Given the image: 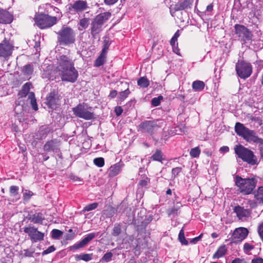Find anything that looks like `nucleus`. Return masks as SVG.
<instances>
[{
    "label": "nucleus",
    "instance_id": "17",
    "mask_svg": "<svg viewBox=\"0 0 263 263\" xmlns=\"http://www.w3.org/2000/svg\"><path fill=\"white\" fill-rule=\"evenodd\" d=\"M60 99L58 92L53 90L49 93L46 97L45 103L49 108H54L60 103Z\"/></svg>",
    "mask_w": 263,
    "mask_h": 263
},
{
    "label": "nucleus",
    "instance_id": "27",
    "mask_svg": "<svg viewBox=\"0 0 263 263\" xmlns=\"http://www.w3.org/2000/svg\"><path fill=\"white\" fill-rule=\"evenodd\" d=\"M151 159L153 161H157L163 163V161L165 159L163 157L162 153L160 150L157 149L155 153L150 157Z\"/></svg>",
    "mask_w": 263,
    "mask_h": 263
},
{
    "label": "nucleus",
    "instance_id": "48",
    "mask_svg": "<svg viewBox=\"0 0 263 263\" xmlns=\"http://www.w3.org/2000/svg\"><path fill=\"white\" fill-rule=\"evenodd\" d=\"M109 45H110V44L109 43V42L105 40L104 41L103 48L102 50V52H101V54H103L106 56Z\"/></svg>",
    "mask_w": 263,
    "mask_h": 263
},
{
    "label": "nucleus",
    "instance_id": "20",
    "mask_svg": "<svg viewBox=\"0 0 263 263\" xmlns=\"http://www.w3.org/2000/svg\"><path fill=\"white\" fill-rule=\"evenodd\" d=\"M13 21V15L8 11L0 9V23L10 24Z\"/></svg>",
    "mask_w": 263,
    "mask_h": 263
},
{
    "label": "nucleus",
    "instance_id": "23",
    "mask_svg": "<svg viewBox=\"0 0 263 263\" xmlns=\"http://www.w3.org/2000/svg\"><path fill=\"white\" fill-rule=\"evenodd\" d=\"M58 142L55 140H51L47 142L44 146V150L45 152H48L50 151H54L58 149Z\"/></svg>",
    "mask_w": 263,
    "mask_h": 263
},
{
    "label": "nucleus",
    "instance_id": "22",
    "mask_svg": "<svg viewBox=\"0 0 263 263\" xmlns=\"http://www.w3.org/2000/svg\"><path fill=\"white\" fill-rule=\"evenodd\" d=\"M28 218L34 223L42 224L45 218L41 213H36L32 215H29Z\"/></svg>",
    "mask_w": 263,
    "mask_h": 263
},
{
    "label": "nucleus",
    "instance_id": "46",
    "mask_svg": "<svg viewBox=\"0 0 263 263\" xmlns=\"http://www.w3.org/2000/svg\"><path fill=\"white\" fill-rule=\"evenodd\" d=\"M93 163L98 167H102L104 165V160L102 157L97 158L94 159Z\"/></svg>",
    "mask_w": 263,
    "mask_h": 263
},
{
    "label": "nucleus",
    "instance_id": "49",
    "mask_svg": "<svg viewBox=\"0 0 263 263\" xmlns=\"http://www.w3.org/2000/svg\"><path fill=\"white\" fill-rule=\"evenodd\" d=\"M182 168L180 167L173 168L172 170V178H175L181 172Z\"/></svg>",
    "mask_w": 263,
    "mask_h": 263
},
{
    "label": "nucleus",
    "instance_id": "42",
    "mask_svg": "<svg viewBox=\"0 0 263 263\" xmlns=\"http://www.w3.org/2000/svg\"><path fill=\"white\" fill-rule=\"evenodd\" d=\"M98 206V203L94 202L91 204L86 205L83 209V212H88L96 209Z\"/></svg>",
    "mask_w": 263,
    "mask_h": 263
},
{
    "label": "nucleus",
    "instance_id": "60",
    "mask_svg": "<svg viewBox=\"0 0 263 263\" xmlns=\"http://www.w3.org/2000/svg\"><path fill=\"white\" fill-rule=\"evenodd\" d=\"M117 91L116 90H113L110 92V93L108 96L111 99L114 98L117 95Z\"/></svg>",
    "mask_w": 263,
    "mask_h": 263
},
{
    "label": "nucleus",
    "instance_id": "18",
    "mask_svg": "<svg viewBox=\"0 0 263 263\" xmlns=\"http://www.w3.org/2000/svg\"><path fill=\"white\" fill-rule=\"evenodd\" d=\"M89 7L87 2L83 0L76 1L73 4L70 5L69 7V10L73 11L76 13L78 14L86 11L89 9Z\"/></svg>",
    "mask_w": 263,
    "mask_h": 263
},
{
    "label": "nucleus",
    "instance_id": "28",
    "mask_svg": "<svg viewBox=\"0 0 263 263\" xmlns=\"http://www.w3.org/2000/svg\"><path fill=\"white\" fill-rule=\"evenodd\" d=\"M227 249L224 245L220 246L213 256V259L219 258L224 256L226 253Z\"/></svg>",
    "mask_w": 263,
    "mask_h": 263
},
{
    "label": "nucleus",
    "instance_id": "54",
    "mask_svg": "<svg viewBox=\"0 0 263 263\" xmlns=\"http://www.w3.org/2000/svg\"><path fill=\"white\" fill-rule=\"evenodd\" d=\"M231 263H248L245 259L236 258L232 261Z\"/></svg>",
    "mask_w": 263,
    "mask_h": 263
},
{
    "label": "nucleus",
    "instance_id": "12",
    "mask_svg": "<svg viewBox=\"0 0 263 263\" xmlns=\"http://www.w3.org/2000/svg\"><path fill=\"white\" fill-rule=\"evenodd\" d=\"M236 70L240 78L246 79L252 73V66L249 63L239 61L236 64Z\"/></svg>",
    "mask_w": 263,
    "mask_h": 263
},
{
    "label": "nucleus",
    "instance_id": "29",
    "mask_svg": "<svg viewBox=\"0 0 263 263\" xmlns=\"http://www.w3.org/2000/svg\"><path fill=\"white\" fill-rule=\"evenodd\" d=\"M181 206L180 203H177L176 205H174L172 208L168 209L167 210V213L168 216L177 215L179 213V209Z\"/></svg>",
    "mask_w": 263,
    "mask_h": 263
},
{
    "label": "nucleus",
    "instance_id": "34",
    "mask_svg": "<svg viewBox=\"0 0 263 263\" xmlns=\"http://www.w3.org/2000/svg\"><path fill=\"white\" fill-rule=\"evenodd\" d=\"M137 83L139 86L143 88H146L148 87L149 84L148 80L145 77L140 78L138 80Z\"/></svg>",
    "mask_w": 263,
    "mask_h": 263
},
{
    "label": "nucleus",
    "instance_id": "56",
    "mask_svg": "<svg viewBox=\"0 0 263 263\" xmlns=\"http://www.w3.org/2000/svg\"><path fill=\"white\" fill-rule=\"evenodd\" d=\"M202 234H201L199 236H198V237H196L194 238H193L192 239H191V243H194V244H195L198 241H199L202 236Z\"/></svg>",
    "mask_w": 263,
    "mask_h": 263
},
{
    "label": "nucleus",
    "instance_id": "19",
    "mask_svg": "<svg viewBox=\"0 0 263 263\" xmlns=\"http://www.w3.org/2000/svg\"><path fill=\"white\" fill-rule=\"evenodd\" d=\"M96 236L97 234L95 233L88 234L81 241L71 246V249L77 250L79 248L84 247L87 245L89 241L92 240Z\"/></svg>",
    "mask_w": 263,
    "mask_h": 263
},
{
    "label": "nucleus",
    "instance_id": "47",
    "mask_svg": "<svg viewBox=\"0 0 263 263\" xmlns=\"http://www.w3.org/2000/svg\"><path fill=\"white\" fill-rule=\"evenodd\" d=\"M163 97L162 96H159L157 98H154L152 99L151 103L152 105L154 106H158L160 103L161 100H162Z\"/></svg>",
    "mask_w": 263,
    "mask_h": 263
},
{
    "label": "nucleus",
    "instance_id": "15",
    "mask_svg": "<svg viewBox=\"0 0 263 263\" xmlns=\"http://www.w3.org/2000/svg\"><path fill=\"white\" fill-rule=\"evenodd\" d=\"M249 231L247 228L240 227L236 228L231 237L232 242L237 243L241 242L248 236Z\"/></svg>",
    "mask_w": 263,
    "mask_h": 263
},
{
    "label": "nucleus",
    "instance_id": "11",
    "mask_svg": "<svg viewBox=\"0 0 263 263\" xmlns=\"http://www.w3.org/2000/svg\"><path fill=\"white\" fill-rule=\"evenodd\" d=\"M62 81L73 83L78 77V72L74 66L59 71Z\"/></svg>",
    "mask_w": 263,
    "mask_h": 263
},
{
    "label": "nucleus",
    "instance_id": "58",
    "mask_svg": "<svg viewBox=\"0 0 263 263\" xmlns=\"http://www.w3.org/2000/svg\"><path fill=\"white\" fill-rule=\"evenodd\" d=\"M118 0H104V3L106 5H112L118 2Z\"/></svg>",
    "mask_w": 263,
    "mask_h": 263
},
{
    "label": "nucleus",
    "instance_id": "6",
    "mask_svg": "<svg viewBox=\"0 0 263 263\" xmlns=\"http://www.w3.org/2000/svg\"><path fill=\"white\" fill-rule=\"evenodd\" d=\"M73 114L80 118L86 120L93 118L94 114L91 107L85 103H80L72 108Z\"/></svg>",
    "mask_w": 263,
    "mask_h": 263
},
{
    "label": "nucleus",
    "instance_id": "13",
    "mask_svg": "<svg viewBox=\"0 0 263 263\" xmlns=\"http://www.w3.org/2000/svg\"><path fill=\"white\" fill-rule=\"evenodd\" d=\"M24 232L29 236L32 242H36L44 239L45 234L37 230L34 227L29 226L24 228Z\"/></svg>",
    "mask_w": 263,
    "mask_h": 263
},
{
    "label": "nucleus",
    "instance_id": "39",
    "mask_svg": "<svg viewBox=\"0 0 263 263\" xmlns=\"http://www.w3.org/2000/svg\"><path fill=\"white\" fill-rule=\"evenodd\" d=\"M200 149L198 147L192 148L190 152V155L192 158L198 157L200 154Z\"/></svg>",
    "mask_w": 263,
    "mask_h": 263
},
{
    "label": "nucleus",
    "instance_id": "59",
    "mask_svg": "<svg viewBox=\"0 0 263 263\" xmlns=\"http://www.w3.org/2000/svg\"><path fill=\"white\" fill-rule=\"evenodd\" d=\"M251 263H263V259L260 257H257L252 260Z\"/></svg>",
    "mask_w": 263,
    "mask_h": 263
},
{
    "label": "nucleus",
    "instance_id": "52",
    "mask_svg": "<svg viewBox=\"0 0 263 263\" xmlns=\"http://www.w3.org/2000/svg\"><path fill=\"white\" fill-rule=\"evenodd\" d=\"M253 248L254 247L248 243H245L243 245L244 251L246 252L250 251L251 250H253Z\"/></svg>",
    "mask_w": 263,
    "mask_h": 263
},
{
    "label": "nucleus",
    "instance_id": "24",
    "mask_svg": "<svg viewBox=\"0 0 263 263\" xmlns=\"http://www.w3.org/2000/svg\"><path fill=\"white\" fill-rule=\"evenodd\" d=\"M122 164L119 162L111 166L109 170V175L114 177L117 175L121 171Z\"/></svg>",
    "mask_w": 263,
    "mask_h": 263
},
{
    "label": "nucleus",
    "instance_id": "53",
    "mask_svg": "<svg viewBox=\"0 0 263 263\" xmlns=\"http://www.w3.org/2000/svg\"><path fill=\"white\" fill-rule=\"evenodd\" d=\"M258 234L263 241V223H261L258 227Z\"/></svg>",
    "mask_w": 263,
    "mask_h": 263
},
{
    "label": "nucleus",
    "instance_id": "44",
    "mask_svg": "<svg viewBox=\"0 0 263 263\" xmlns=\"http://www.w3.org/2000/svg\"><path fill=\"white\" fill-rule=\"evenodd\" d=\"M121 226L119 224H116L112 230V235L114 236H118L121 233Z\"/></svg>",
    "mask_w": 263,
    "mask_h": 263
},
{
    "label": "nucleus",
    "instance_id": "36",
    "mask_svg": "<svg viewBox=\"0 0 263 263\" xmlns=\"http://www.w3.org/2000/svg\"><path fill=\"white\" fill-rule=\"evenodd\" d=\"M178 239L179 240L180 242L182 243V245H187L189 243L188 241L186 240L185 238L183 228H182L179 232L178 235Z\"/></svg>",
    "mask_w": 263,
    "mask_h": 263
},
{
    "label": "nucleus",
    "instance_id": "10",
    "mask_svg": "<svg viewBox=\"0 0 263 263\" xmlns=\"http://www.w3.org/2000/svg\"><path fill=\"white\" fill-rule=\"evenodd\" d=\"M234 27L235 33L238 40L244 42L251 40L252 37V32L247 27L239 24L235 25Z\"/></svg>",
    "mask_w": 263,
    "mask_h": 263
},
{
    "label": "nucleus",
    "instance_id": "32",
    "mask_svg": "<svg viewBox=\"0 0 263 263\" xmlns=\"http://www.w3.org/2000/svg\"><path fill=\"white\" fill-rule=\"evenodd\" d=\"M89 24V18H83L81 19L79 23L78 29L80 31H82L86 29Z\"/></svg>",
    "mask_w": 263,
    "mask_h": 263
},
{
    "label": "nucleus",
    "instance_id": "41",
    "mask_svg": "<svg viewBox=\"0 0 263 263\" xmlns=\"http://www.w3.org/2000/svg\"><path fill=\"white\" fill-rule=\"evenodd\" d=\"M29 98L31 99V104L32 107V108L36 110L37 109V105L36 102V99L34 97V94L33 92H30L29 96Z\"/></svg>",
    "mask_w": 263,
    "mask_h": 263
},
{
    "label": "nucleus",
    "instance_id": "7",
    "mask_svg": "<svg viewBox=\"0 0 263 263\" xmlns=\"http://www.w3.org/2000/svg\"><path fill=\"white\" fill-rule=\"evenodd\" d=\"M35 24L41 29L49 28L57 23V18L48 15L40 14L34 17Z\"/></svg>",
    "mask_w": 263,
    "mask_h": 263
},
{
    "label": "nucleus",
    "instance_id": "55",
    "mask_svg": "<svg viewBox=\"0 0 263 263\" xmlns=\"http://www.w3.org/2000/svg\"><path fill=\"white\" fill-rule=\"evenodd\" d=\"M115 111L117 116L121 115L123 112V109L121 106H117L115 109Z\"/></svg>",
    "mask_w": 263,
    "mask_h": 263
},
{
    "label": "nucleus",
    "instance_id": "38",
    "mask_svg": "<svg viewBox=\"0 0 263 263\" xmlns=\"http://www.w3.org/2000/svg\"><path fill=\"white\" fill-rule=\"evenodd\" d=\"M33 71V66L31 64H27L24 67L23 72L24 74L28 76L32 74Z\"/></svg>",
    "mask_w": 263,
    "mask_h": 263
},
{
    "label": "nucleus",
    "instance_id": "3",
    "mask_svg": "<svg viewBox=\"0 0 263 263\" xmlns=\"http://www.w3.org/2000/svg\"><path fill=\"white\" fill-rule=\"evenodd\" d=\"M111 13L105 12L97 15L91 23V34L93 37L102 30L103 24L111 17Z\"/></svg>",
    "mask_w": 263,
    "mask_h": 263
},
{
    "label": "nucleus",
    "instance_id": "37",
    "mask_svg": "<svg viewBox=\"0 0 263 263\" xmlns=\"http://www.w3.org/2000/svg\"><path fill=\"white\" fill-rule=\"evenodd\" d=\"M113 254L111 252L105 253L101 259L102 262H108L111 260Z\"/></svg>",
    "mask_w": 263,
    "mask_h": 263
},
{
    "label": "nucleus",
    "instance_id": "50",
    "mask_svg": "<svg viewBox=\"0 0 263 263\" xmlns=\"http://www.w3.org/2000/svg\"><path fill=\"white\" fill-rule=\"evenodd\" d=\"M149 180L148 177H145L143 179L140 180L139 184L142 187L146 186L149 182Z\"/></svg>",
    "mask_w": 263,
    "mask_h": 263
},
{
    "label": "nucleus",
    "instance_id": "40",
    "mask_svg": "<svg viewBox=\"0 0 263 263\" xmlns=\"http://www.w3.org/2000/svg\"><path fill=\"white\" fill-rule=\"evenodd\" d=\"M33 193L29 190H26L23 193V200L24 201L28 202L31 197L33 195Z\"/></svg>",
    "mask_w": 263,
    "mask_h": 263
},
{
    "label": "nucleus",
    "instance_id": "5",
    "mask_svg": "<svg viewBox=\"0 0 263 263\" xmlns=\"http://www.w3.org/2000/svg\"><path fill=\"white\" fill-rule=\"evenodd\" d=\"M74 31L68 27H63L58 33V40L61 45L67 46L75 42Z\"/></svg>",
    "mask_w": 263,
    "mask_h": 263
},
{
    "label": "nucleus",
    "instance_id": "30",
    "mask_svg": "<svg viewBox=\"0 0 263 263\" xmlns=\"http://www.w3.org/2000/svg\"><path fill=\"white\" fill-rule=\"evenodd\" d=\"M205 86V84L203 81L196 80L193 82L192 88L194 90L198 91L202 90Z\"/></svg>",
    "mask_w": 263,
    "mask_h": 263
},
{
    "label": "nucleus",
    "instance_id": "33",
    "mask_svg": "<svg viewBox=\"0 0 263 263\" xmlns=\"http://www.w3.org/2000/svg\"><path fill=\"white\" fill-rule=\"evenodd\" d=\"M254 197L259 203L263 202V186L258 187L257 192L255 193Z\"/></svg>",
    "mask_w": 263,
    "mask_h": 263
},
{
    "label": "nucleus",
    "instance_id": "62",
    "mask_svg": "<svg viewBox=\"0 0 263 263\" xmlns=\"http://www.w3.org/2000/svg\"><path fill=\"white\" fill-rule=\"evenodd\" d=\"M173 48V51L177 54L179 55H180V51H179V49L178 48L177 45V46H175L174 47H172Z\"/></svg>",
    "mask_w": 263,
    "mask_h": 263
},
{
    "label": "nucleus",
    "instance_id": "63",
    "mask_svg": "<svg viewBox=\"0 0 263 263\" xmlns=\"http://www.w3.org/2000/svg\"><path fill=\"white\" fill-rule=\"evenodd\" d=\"M75 236V234L74 233H72V234H67L66 236V240H71L72 239H73Z\"/></svg>",
    "mask_w": 263,
    "mask_h": 263
},
{
    "label": "nucleus",
    "instance_id": "61",
    "mask_svg": "<svg viewBox=\"0 0 263 263\" xmlns=\"http://www.w3.org/2000/svg\"><path fill=\"white\" fill-rule=\"evenodd\" d=\"M221 152L222 153H227L229 151V148L228 146H223L220 147V150Z\"/></svg>",
    "mask_w": 263,
    "mask_h": 263
},
{
    "label": "nucleus",
    "instance_id": "26",
    "mask_svg": "<svg viewBox=\"0 0 263 263\" xmlns=\"http://www.w3.org/2000/svg\"><path fill=\"white\" fill-rule=\"evenodd\" d=\"M31 86V84L30 83L27 82L22 86V89L19 93V95H20L21 97H25L28 94L29 95L30 93H29V91Z\"/></svg>",
    "mask_w": 263,
    "mask_h": 263
},
{
    "label": "nucleus",
    "instance_id": "21",
    "mask_svg": "<svg viewBox=\"0 0 263 263\" xmlns=\"http://www.w3.org/2000/svg\"><path fill=\"white\" fill-rule=\"evenodd\" d=\"M192 2L193 1L192 0H184L182 2L179 1L174 6L172 10L173 9L175 11L184 10L190 7Z\"/></svg>",
    "mask_w": 263,
    "mask_h": 263
},
{
    "label": "nucleus",
    "instance_id": "1",
    "mask_svg": "<svg viewBox=\"0 0 263 263\" xmlns=\"http://www.w3.org/2000/svg\"><path fill=\"white\" fill-rule=\"evenodd\" d=\"M234 181L238 190L243 195L252 194L257 183L256 179L254 178H242L238 175L235 176Z\"/></svg>",
    "mask_w": 263,
    "mask_h": 263
},
{
    "label": "nucleus",
    "instance_id": "8",
    "mask_svg": "<svg viewBox=\"0 0 263 263\" xmlns=\"http://www.w3.org/2000/svg\"><path fill=\"white\" fill-rule=\"evenodd\" d=\"M160 126L155 120H147L141 123L138 127V131L148 136H152Z\"/></svg>",
    "mask_w": 263,
    "mask_h": 263
},
{
    "label": "nucleus",
    "instance_id": "31",
    "mask_svg": "<svg viewBox=\"0 0 263 263\" xmlns=\"http://www.w3.org/2000/svg\"><path fill=\"white\" fill-rule=\"evenodd\" d=\"M74 258L76 261L82 260L85 261H88L92 259V254H77L75 255Z\"/></svg>",
    "mask_w": 263,
    "mask_h": 263
},
{
    "label": "nucleus",
    "instance_id": "9",
    "mask_svg": "<svg viewBox=\"0 0 263 263\" xmlns=\"http://www.w3.org/2000/svg\"><path fill=\"white\" fill-rule=\"evenodd\" d=\"M13 50L14 46L12 44L6 39H4L0 43V59L7 61L11 55Z\"/></svg>",
    "mask_w": 263,
    "mask_h": 263
},
{
    "label": "nucleus",
    "instance_id": "51",
    "mask_svg": "<svg viewBox=\"0 0 263 263\" xmlns=\"http://www.w3.org/2000/svg\"><path fill=\"white\" fill-rule=\"evenodd\" d=\"M55 250V248L54 247V246L53 245L51 246L42 252V255H45L49 254L50 253L54 252Z\"/></svg>",
    "mask_w": 263,
    "mask_h": 263
},
{
    "label": "nucleus",
    "instance_id": "57",
    "mask_svg": "<svg viewBox=\"0 0 263 263\" xmlns=\"http://www.w3.org/2000/svg\"><path fill=\"white\" fill-rule=\"evenodd\" d=\"M114 213H115L114 209L112 208H110L109 209V213H106L104 212V214H105L107 216V217H111L113 216Z\"/></svg>",
    "mask_w": 263,
    "mask_h": 263
},
{
    "label": "nucleus",
    "instance_id": "43",
    "mask_svg": "<svg viewBox=\"0 0 263 263\" xmlns=\"http://www.w3.org/2000/svg\"><path fill=\"white\" fill-rule=\"evenodd\" d=\"M51 233L52 238L55 239H59L63 234V232L58 229H53Z\"/></svg>",
    "mask_w": 263,
    "mask_h": 263
},
{
    "label": "nucleus",
    "instance_id": "64",
    "mask_svg": "<svg viewBox=\"0 0 263 263\" xmlns=\"http://www.w3.org/2000/svg\"><path fill=\"white\" fill-rule=\"evenodd\" d=\"M177 39H175L174 37H172L170 41V44L172 47H174L176 46V43L177 42Z\"/></svg>",
    "mask_w": 263,
    "mask_h": 263
},
{
    "label": "nucleus",
    "instance_id": "35",
    "mask_svg": "<svg viewBox=\"0 0 263 263\" xmlns=\"http://www.w3.org/2000/svg\"><path fill=\"white\" fill-rule=\"evenodd\" d=\"M106 56L100 54L99 57L96 59L95 63V66L99 67L104 64Z\"/></svg>",
    "mask_w": 263,
    "mask_h": 263
},
{
    "label": "nucleus",
    "instance_id": "2",
    "mask_svg": "<svg viewBox=\"0 0 263 263\" xmlns=\"http://www.w3.org/2000/svg\"><path fill=\"white\" fill-rule=\"evenodd\" d=\"M235 131L238 135L242 137L249 142H253L261 144L263 143V140L256 136L254 130H250L242 123L237 122L235 124Z\"/></svg>",
    "mask_w": 263,
    "mask_h": 263
},
{
    "label": "nucleus",
    "instance_id": "16",
    "mask_svg": "<svg viewBox=\"0 0 263 263\" xmlns=\"http://www.w3.org/2000/svg\"><path fill=\"white\" fill-rule=\"evenodd\" d=\"M58 66L57 69L58 71L74 66V61L72 59L65 55L60 56L58 59Z\"/></svg>",
    "mask_w": 263,
    "mask_h": 263
},
{
    "label": "nucleus",
    "instance_id": "4",
    "mask_svg": "<svg viewBox=\"0 0 263 263\" xmlns=\"http://www.w3.org/2000/svg\"><path fill=\"white\" fill-rule=\"evenodd\" d=\"M234 150L235 154L243 161L252 165L257 164V159L251 150L241 145H236Z\"/></svg>",
    "mask_w": 263,
    "mask_h": 263
},
{
    "label": "nucleus",
    "instance_id": "45",
    "mask_svg": "<svg viewBox=\"0 0 263 263\" xmlns=\"http://www.w3.org/2000/svg\"><path fill=\"white\" fill-rule=\"evenodd\" d=\"M130 93V91L128 88L124 91H121L119 95V98L120 100L122 101L125 100Z\"/></svg>",
    "mask_w": 263,
    "mask_h": 263
},
{
    "label": "nucleus",
    "instance_id": "25",
    "mask_svg": "<svg viewBox=\"0 0 263 263\" xmlns=\"http://www.w3.org/2000/svg\"><path fill=\"white\" fill-rule=\"evenodd\" d=\"M19 187L16 185H11L9 189L10 195L13 198L11 200L12 201H16L19 199L18 196Z\"/></svg>",
    "mask_w": 263,
    "mask_h": 263
},
{
    "label": "nucleus",
    "instance_id": "14",
    "mask_svg": "<svg viewBox=\"0 0 263 263\" xmlns=\"http://www.w3.org/2000/svg\"><path fill=\"white\" fill-rule=\"evenodd\" d=\"M232 210L238 220L241 221L247 220L251 214V211L250 209L239 204L234 205Z\"/></svg>",
    "mask_w": 263,
    "mask_h": 263
}]
</instances>
